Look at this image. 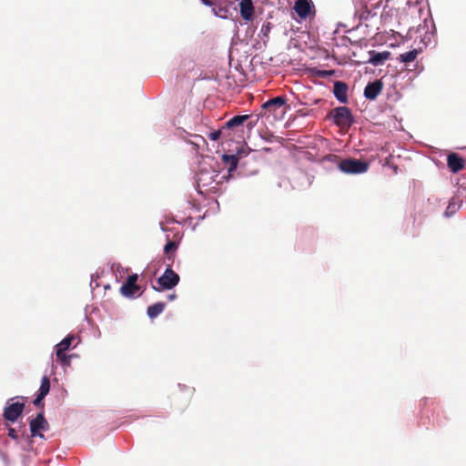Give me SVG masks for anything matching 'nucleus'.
<instances>
[{
  "label": "nucleus",
  "instance_id": "f257e3e1",
  "mask_svg": "<svg viewBox=\"0 0 466 466\" xmlns=\"http://www.w3.org/2000/svg\"><path fill=\"white\" fill-rule=\"evenodd\" d=\"M329 116L336 126L341 128H349L353 124L351 111L347 106H339L332 109L329 112Z\"/></svg>",
  "mask_w": 466,
  "mask_h": 466
},
{
  "label": "nucleus",
  "instance_id": "f03ea898",
  "mask_svg": "<svg viewBox=\"0 0 466 466\" xmlns=\"http://www.w3.org/2000/svg\"><path fill=\"white\" fill-rule=\"evenodd\" d=\"M339 170L346 174H362L369 169V163L355 158H346L339 161Z\"/></svg>",
  "mask_w": 466,
  "mask_h": 466
},
{
  "label": "nucleus",
  "instance_id": "7ed1b4c3",
  "mask_svg": "<svg viewBox=\"0 0 466 466\" xmlns=\"http://www.w3.org/2000/svg\"><path fill=\"white\" fill-rule=\"evenodd\" d=\"M179 279L178 274L171 268V264H168L164 274L157 279L158 287L153 286V289L157 291L171 289L178 284Z\"/></svg>",
  "mask_w": 466,
  "mask_h": 466
},
{
  "label": "nucleus",
  "instance_id": "20e7f679",
  "mask_svg": "<svg viewBox=\"0 0 466 466\" xmlns=\"http://www.w3.org/2000/svg\"><path fill=\"white\" fill-rule=\"evenodd\" d=\"M75 336L69 335L66 337L62 341L56 345V355L57 360L63 365L70 364V356H67L65 352L70 348L72 341L75 339Z\"/></svg>",
  "mask_w": 466,
  "mask_h": 466
},
{
  "label": "nucleus",
  "instance_id": "39448f33",
  "mask_svg": "<svg viewBox=\"0 0 466 466\" xmlns=\"http://www.w3.org/2000/svg\"><path fill=\"white\" fill-rule=\"evenodd\" d=\"M25 409L24 402H14L11 404H7L4 410V418L8 421H15L18 417L22 414Z\"/></svg>",
  "mask_w": 466,
  "mask_h": 466
},
{
  "label": "nucleus",
  "instance_id": "423d86ee",
  "mask_svg": "<svg viewBox=\"0 0 466 466\" xmlns=\"http://www.w3.org/2000/svg\"><path fill=\"white\" fill-rule=\"evenodd\" d=\"M137 274L128 276L126 282L120 288L121 294L128 298L133 297L139 289V287L137 285Z\"/></svg>",
  "mask_w": 466,
  "mask_h": 466
},
{
  "label": "nucleus",
  "instance_id": "0eeeda50",
  "mask_svg": "<svg viewBox=\"0 0 466 466\" xmlns=\"http://www.w3.org/2000/svg\"><path fill=\"white\" fill-rule=\"evenodd\" d=\"M314 9L311 0H297L294 10L301 19H306Z\"/></svg>",
  "mask_w": 466,
  "mask_h": 466
},
{
  "label": "nucleus",
  "instance_id": "6e6552de",
  "mask_svg": "<svg viewBox=\"0 0 466 466\" xmlns=\"http://www.w3.org/2000/svg\"><path fill=\"white\" fill-rule=\"evenodd\" d=\"M47 426V421L46 420L43 413H38L35 417V419L32 420L30 421V431L31 435L33 437L39 436L41 438L44 437L42 433H39L38 431L40 430H46Z\"/></svg>",
  "mask_w": 466,
  "mask_h": 466
},
{
  "label": "nucleus",
  "instance_id": "1a4fd4ad",
  "mask_svg": "<svg viewBox=\"0 0 466 466\" xmlns=\"http://www.w3.org/2000/svg\"><path fill=\"white\" fill-rule=\"evenodd\" d=\"M383 85L380 80L369 83L364 89V96L367 99L374 100L381 93Z\"/></svg>",
  "mask_w": 466,
  "mask_h": 466
},
{
  "label": "nucleus",
  "instance_id": "9d476101",
  "mask_svg": "<svg viewBox=\"0 0 466 466\" xmlns=\"http://www.w3.org/2000/svg\"><path fill=\"white\" fill-rule=\"evenodd\" d=\"M348 90L349 86L346 83L341 81H336L334 83L333 94L340 103L345 104L348 102Z\"/></svg>",
  "mask_w": 466,
  "mask_h": 466
},
{
  "label": "nucleus",
  "instance_id": "9b49d317",
  "mask_svg": "<svg viewBox=\"0 0 466 466\" xmlns=\"http://www.w3.org/2000/svg\"><path fill=\"white\" fill-rule=\"evenodd\" d=\"M241 17L246 21L252 20L254 16V5L251 0H241L239 3Z\"/></svg>",
  "mask_w": 466,
  "mask_h": 466
},
{
  "label": "nucleus",
  "instance_id": "f8f14e48",
  "mask_svg": "<svg viewBox=\"0 0 466 466\" xmlns=\"http://www.w3.org/2000/svg\"><path fill=\"white\" fill-rule=\"evenodd\" d=\"M248 118L249 116L248 115L235 116L229 120H228L223 127L227 133L231 134L232 130L241 127L244 124V122Z\"/></svg>",
  "mask_w": 466,
  "mask_h": 466
},
{
  "label": "nucleus",
  "instance_id": "ddd939ff",
  "mask_svg": "<svg viewBox=\"0 0 466 466\" xmlns=\"http://www.w3.org/2000/svg\"><path fill=\"white\" fill-rule=\"evenodd\" d=\"M449 168L456 173L464 167V159L459 157L456 153H451L447 158Z\"/></svg>",
  "mask_w": 466,
  "mask_h": 466
},
{
  "label": "nucleus",
  "instance_id": "4468645a",
  "mask_svg": "<svg viewBox=\"0 0 466 466\" xmlns=\"http://www.w3.org/2000/svg\"><path fill=\"white\" fill-rule=\"evenodd\" d=\"M286 104V98L283 96H276L265 102L263 108L268 112H276L277 109L282 107Z\"/></svg>",
  "mask_w": 466,
  "mask_h": 466
},
{
  "label": "nucleus",
  "instance_id": "2eb2a0df",
  "mask_svg": "<svg viewBox=\"0 0 466 466\" xmlns=\"http://www.w3.org/2000/svg\"><path fill=\"white\" fill-rule=\"evenodd\" d=\"M390 57V52L385 51L382 53H377L375 51H371L370 53L369 63L373 66L382 65L386 60Z\"/></svg>",
  "mask_w": 466,
  "mask_h": 466
},
{
  "label": "nucleus",
  "instance_id": "dca6fc26",
  "mask_svg": "<svg viewBox=\"0 0 466 466\" xmlns=\"http://www.w3.org/2000/svg\"><path fill=\"white\" fill-rule=\"evenodd\" d=\"M222 160H223V163L228 167V171L229 174H231L232 172H234L237 169L238 164V156L224 154L222 156Z\"/></svg>",
  "mask_w": 466,
  "mask_h": 466
},
{
  "label": "nucleus",
  "instance_id": "f3484780",
  "mask_svg": "<svg viewBox=\"0 0 466 466\" xmlns=\"http://www.w3.org/2000/svg\"><path fill=\"white\" fill-rule=\"evenodd\" d=\"M462 205V199L459 197V196H455L453 197L446 210H445V216L446 217H451V215H453L457 210H459V208L461 207Z\"/></svg>",
  "mask_w": 466,
  "mask_h": 466
},
{
  "label": "nucleus",
  "instance_id": "a211bd4d",
  "mask_svg": "<svg viewBox=\"0 0 466 466\" xmlns=\"http://www.w3.org/2000/svg\"><path fill=\"white\" fill-rule=\"evenodd\" d=\"M166 308L164 302H157L147 308V313L150 319L157 318Z\"/></svg>",
  "mask_w": 466,
  "mask_h": 466
},
{
  "label": "nucleus",
  "instance_id": "6ab92c4d",
  "mask_svg": "<svg viewBox=\"0 0 466 466\" xmlns=\"http://www.w3.org/2000/svg\"><path fill=\"white\" fill-rule=\"evenodd\" d=\"M178 244L174 240H168L164 247V252L167 258L173 262Z\"/></svg>",
  "mask_w": 466,
  "mask_h": 466
},
{
  "label": "nucleus",
  "instance_id": "aec40b11",
  "mask_svg": "<svg viewBox=\"0 0 466 466\" xmlns=\"http://www.w3.org/2000/svg\"><path fill=\"white\" fill-rule=\"evenodd\" d=\"M418 54H419V50L412 49L409 52L400 54L398 60L401 63L408 64V63L413 62L417 58Z\"/></svg>",
  "mask_w": 466,
  "mask_h": 466
},
{
  "label": "nucleus",
  "instance_id": "412c9836",
  "mask_svg": "<svg viewBox=\"0 0 466 466\" xmlns=\"http://www.w3.org/2000/svg\"><path fill=\"white\" fill-rule=\"evenodd\" d=\"M208 137L211 140H214V141L219 139L220 137L230 139L231 138V134L230 133H227V131L225 130L224 127L222 126L221 128L209 133Z\"/></svg>",
  "mask_w": 466,
  "mask_h": 466
},
{
  "label": "nucleus",
  "instance_id": "4be33fe9",
  "mask_svg": "<svg viewBox=\"0 0 466 466\" xmlns=\"http://www.w3.org/2000/svg\"><path fill=\"white\" fill-rule=\"evenodd\" d=\"M50 390V380L47 376H44L41 380V385L39 388L40 394L46 396Z\"/></svg>",
  "mask_w": 466,
  "mask_h": 466
},
{
  "label": "nucleus",
  "instance_id": "5701e85b",
  "mask_svg": "<svg viewBox=\"0 0 466 466\" xmlns=\"http://www.w3.org/2000/svg\"><path fill=\"white\" fill-rule=\"evenodd\" d=\"M193 137L192 140H188L190 144L196 147V148H198L200 146L206 144V139L199 135H191Z\"/></svg>",
  "mask_w": 466,
  "mask_h": 466
},
{
  "label": "nucleus",
  "instance_id": "b1692460",
  "mask_svg": "<svg viewBox=\"0 0 466 466\" xmlns=\"http://www.w3.org/2000/svg\"><path fill=\"white\" fill-rule=\"evenodd\" d=\"M45 397H46L45 395L38 393L36 398L34 400V404L37 407L40 406L42 404V400L45 399Z\"/></svg>",
  "mask_w": 466,
  "mask_h": 466
},
{
  "label": "nucleus",
  "instance_id": "393cba45",
  "mask_svg": "<svg viewBox=\"0 0 466 466\" xmlns=\"http://www.w3.org/2000/svg\"><path fill=\"white\" fill-rule=\"evenodd\" d=\"M8 436L10 438H12L13 440H17L18 439V435L16 433V431L14 428H9L8 429Z\"/></svg>",
  "mask_w": 466,
  "mask_h": 466
},
{
  "label": "nucleus",
  "instance_id": "a878e982",
  "mask_svg": "<svg viewBox=\"0 0 466 466\" xmlns=\"http://www.w3.org/2000/svg\"><path fill=\"white\" fill-rule=\"evenodd\" d=\"M186 391H187L186 394H187V405L192 395H193L194 390L191 388H186Z\"/></svg>",
  "mask_w": 466,
  "mask_h": 466
},
{
  "label": "nucleus",
  "instance_id": "bb28decb",
  "mask_svg": "<svg viewBox=\"0 0 466 466\" xmlns=\"http://www.w3.org/2000/svg\"><path fill=\"white\" fill-rule=\"evenodd\" d=\"M334 74L333 70H323L319 73V76H332Z\"/></svg>",
  "mask_w": 466,
  "mask_h": 466
},
{
  "label": "nucleus",
  "instance_id": "cd10ccee",
  "mask_svg": "<svg viewBox=\"0 0 466 466\" xmlns=\"http://www.w3.org/2000/svg\"><path fill=\"white\" fill-rule=\"evenodd\" d=\"M391 159H392V156H389L388 157H386L385 159V165L386 166H389V167H391L393 164H391Z\"/></svg>",
  "mask_w": 466,
  "mask_h": 466
},
{
  "label": "nucleus",
  "instance_id": "c85d7f7f",
  "mask_svg": "<svg viewBox=\"0 0 466 466\" xmlns=\"http://www.w3.org/2000/svg\"><path fill=\"white\" fill-rule=\"evenodd\" d=\"M201 3L208 6H211L214 4L212 0H201Z\"/></svg>",
  "mask_w": 466,
  "mask_h": 466
},
{
  "label": "nucleus",
  "instance_id": "c756f323",
  "mask_svg": "<svg viewBox=\"0 0 466 466\" xmlns=\"http://www.w3.org/2000/svg\"><path fill=\"white\" fill-rule=\"evenodd\" d=\"M167 298L169 300H173L177 298V295H176V293H172V294H169Z\"/></svg>",
  "mask_w": 466,
  "mask_h": 466
},
{
  "label": "nucleus",
  "instance_id": "7c9ffc66",
  "mask_svg": "<svg viewBox=\"0 0 466 466\" xmlns=\"http://www.w3.org/2000/svg\"><path fill=\"white\" fill-rule=\"evenodd\" d=\"M390 167L392 168L394 174H398V167L396 165H392Z\"/></svg>",
  "mask_w": 466,
  "mask_h": 466
}]
</instances>
